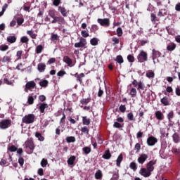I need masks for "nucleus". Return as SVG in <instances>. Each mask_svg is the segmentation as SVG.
Returning a JSON list of instances; mask_svg holds the SVG:
<instances>
[{"instance_id":"obj_38","label":"nucleus","mask_w":180,"mask_h":180,"mask_svg":"<svg viewBox=\"0 0 180 180\" xmlns=\"http://www.w3.org/2000/svg\"><path fill=\"white\" fill-rule=\"evenodd\" d=\"M27 34H28V36H30L31 39H36V37H37V34L33 33V30L27 31Z\"/></svg>"},{"instance_id":"obj_36","label":"nucleus","mask_w":180,"mask_h":180,"mask_svg":"<svg viewBox=\"0 0 180 180\" xmlns=\"http://www.w3.org/2000/svg\"><path fill=\"white\" fill-rule=\"evenodd\" d=\"M129 168L135 172V171H137V164L134 162H131L129 164Z\"/></svg>"},{"instance_id":"obj_32","label":"nucleus","mask_w":180,"mask_h":180,"mask_svg":"<svg viewBox=\"0 0 180 180\" xmlns=\"http://www.w3.org/2000/svg\"><path fill=\"white\" fill-rule=\"evenodd\" d=\"M35 137L38 139L39 141H44V136L40 134V132L35 133Z\"/></svg>"},{"instance_id":"obj_3","label":"nucleus","mask_w":180,"mask_h":180,"mask_svg":"<svg viewBox=\"0 0 180 180\" xmlns=\"http://www.w3.org/2000/svg\"><path fill=\"white\" fill-rule=\"evenodd\" d=\"M26 151L28 154H32L34 150V143L33 139H30L25 142Z\"/></svg>"},{"instance_id":"obj_27","label":"nucleus","mask_w":180,"mask_h":180,"mask_svg":"<svg viewBox=\"0 0 180 180\" xmlns=\"http://www.w3.org/2000/svg\"><path fill=\"white\" fill-rule=\"evenodd\" d=\"M82 122L84 126H89L91 124V119L87 117H82Z\"/></svg>"},{"instance_id":"obj_35","label":"nucleus","mask_w":180,"mask_h":180,"mask_svg":"<svg viewBox=\"0 0 180 180\" xmlns=\"http://www.w3.org/2000/svg\"><path fill=\"white\" fill-rule=\"evenodd\" d=\"M95 179H101L102 178V176H103V175L102 174V171H101L100 169H98L96 174H95Z\"/></svg>"},{"instance_id":"obj_40","label":"nucleus","mask_w":180,"mask_h":180,"mask_svg":"<svg viewBox=\"0 0 180 180\" xmlns=\"http://www.w3.org/2000/svg\"><path fill=\"white\" fill-rule=\"evenodd\" d=\"M124 126V124H120V122H115L113 124V127L115 129H122Z\"/></svg>"},{"instance_id":"obj_6","label":"nucleus","mask_w":180,"mask_h":180,"mask_svg":"<svg viewBox=\"0 0 180 180\" xmlns=\"http://www.w3.org/2000/svg\"><path fill=\"white\" fill-rule=\"evenodd\" d=\"M139 63H144L148 60V54L144 51H141L140 53L137 56Z\"/></svg>"},{"instance_id":"obj_1","label":"nucleus","mask_w":180,"mask_h":180,"mask_svg":"<svg viewBox=\"0 0 180 180\" xmlns=\"http://www.w3.org/2000/svg\"><path fill=\"white\" fill-rule=\"evenodd\" d=\"M157 164V160H150L146 164V168L142 167L139 170V174L143 178H150L151 176V173L154 171V165Z\"/></svg>"},{"instance_id":"obj_13","label":"nucleus","mask_w":180,"mask_h":180,"mask_svg":"<svg viewBox=\"0 0 180 180\" xmlns=\"http://www.w3.org/2000/svg\"><path fill=\"white\" fill-rule=\"evenodd\" d=\"M8 43L10 44H13V43H16V40H18V37L15 35H9L6 39Z\"/></svg>"},{"instance_id":"obj_58","label":"nucleus","mask_w":180,"mask_h":180,"mask_svg":"<svg viewBox=\"0 0 180 180\" xmlns=\"http://www.w3.org/2000/svg\"><path fill=\"white\" fill-rule=\"evenodd\" d=\"M81 34L82 37H84V38L89 37V33H88L86 30H82L81 32Z\"/></svg>"},{"instance_id":"obj_30","label":"nucleus","mask_w":180,"mask_h":180,"mask_svg":"<svg viewBox=\"0 0 180 180\" xmlns=\"http://www.w3.org/2000/svg\"><path fill=\"white\" fill-rule=\"evenodd\" d=\"M115 61H117L118 64H123V63H124V60H123V56H122V55L117 56Z\"/></svg>"},{"instance_id":"obj_21","label":"nucleus","mask_w":180,"mask_h":180,"mask_svg":"<svg viewBox=\"0 0 180 180\" xmlns=\"http://www.w3.org/2000/svg\"><path fill=\"white\" fill-rule=\"evenodd\" d=\"M155 116L158 120H164V114L161 111H156Z\"/></svg>"},{"instance_id":"obj_18","label":"nucleus","mask_w":180,"mask_h":180,"mask_svg":"<svg viewBox=\"0 0 180 180\" xmlns=\"http://www.w3.org/2000/svg\"><path fill=\"white\" fill-rule=\"evenodd\" d=\"M103 158L104 160H110L112 158V154L110 153V150L109 149L106 150L103 155Z\"/></svg>"},{"instance_id":"obj_28","label":"nucleus","mask_w":180,"mask_h":180,"mask_svg":"<svg viewBox=\"0 0 180 180\" xmlns=\"http://www.w3.org/2000/svg\"><path fill=\"white\" fill-rule=\"evenodd\" d=\"M129 95L131 98H136L137 96V90L136 88H131L129 91Z\"/></svg>"},{"instance_id":"obj_56","label":"nucleus","mask_w":180,"mask_h":180,"mask_svg":"<svg viewBox=\"0 0 180 180\" xmlns=\"http://www.w3.org/2000/svg\"><path fill=\"white\" fill-rule=\"evenodd\" d=\"M135 150H136V153H139L140 150H141V145L139 143H136Z\"/></svg>"},{"instance_id":"obj_33","label":"nucleus","mask_w":180,"mask_h":180,"mask_svg":"<svg viewBox=\"0 0 180 180\" xmlns=\"http://www.w3.org/2000/svg\"><path fill=\"white\" fill-rule=\"evenodd\" d=\"M39 84L40 86H42V88H46L49 85V81L46 79H44V80L39 82Z\"/></svg>"},{"instance_id":"obj_57","label":"nucleus","mask_w":180,"mask_h":180,"mask_svg":"<svg viewBox=\"0 0 180 180\" xmlns=\"http://www.w3.org/2000/svg\"><path fill=\"white\" fill-rule=\"evenodd\" d=\"M9 61H11V56H4L2 59V63H9Z\"/></svg>"},{"instance_id":"obj_53","label":"nucleus","mask_w":180,"mask_h":180,"mask_svg":"<svg viewBox=\"0 0 180 180\" xmlns=\"http://www.w3.org/2000/svg\"><path fill=\"white\" fill-rule=\"evenodd\" d=\"M127 117L128 120H130L131 122L134 120V115H133V112L128 113Z\"/></svg>"},{"instance_id":"obj_34","label":"nucleus","mask_w":180,"mask_h":180,"mask_svg":"<svg viewBox=\"0 0 180 180\" xmlns=\"http://www.w3.org/2000/svg\"><path fill=\"white\" fill-rule=\"evenodd\" d=\"M85 46H86V44L82 42V41H80L79 42L75 44V47H76L77 49H79V47L82 49L85 47Z\"/></svg>"},{"instance_id":"obj_60","label":"nucleus","mask_w":180,"mask_h":180,"mask_svg":"<svg viewBox=\"0 0 180 180\" xmlns=\"http://www.w3.org/2000/svg\"><path fill=\"white\" fill-rule=\"evenodd\" d=\"M119 110L122 113H124L126 112V105H121L119 107Z\"/></svg>"},{"instance_id":"obj_2","label":"nucleus","mask_w":180,"mask_h":180,"mask_svg":"<svg viewBox=\"0 0 180 180\" xmlns=\"http://www.w3.org/2000/svg\"><path fill=\"white\" fill-rule=\"evenodd\" d=\"M34 119H36L34 114H28L22 117V122L26 124H32V123H34Z\"/></svg>"},{"instance_id":"obj_43","label":"nucleus","mask_w":180,"mask_h":180,"mask_svg":"<svg viewBox=\"0 0 180 180\" xmlns=\"http://www.w3.org/2000/svg\"><path fill=\"white\" fill-rule=\"evenodd\" d=\"M47 164H49V161L47 160V159L43 158L41 161V166L43 168H46L47 167Z\"/></svg>"},{"instance_id":"obj_46","label":"nucleus","mask_w":180,"mask_h":180,"mask_svg":"<svg viewBox=\"0 0 180 180\" xmlns=\"http://www.w3.org/2000/svg\"><path fill=\"white\" fill-rule=\"evenodd\" d=\"M58 39H59V37L57 34H51V41H57Z\"/></svg>"},{"instance_id":"obj_7","label":"nucleus","mask_w":180,"mask_h":180,"mask_svg":"<svg viewBox=\"0 0 180 180\" xmlns=\"http://www.w3.org/2000/svg\"><path fill=\"white\" fill-rule=\"evenodd\" d=\"M12 126V120H3L0 122V129L5 130Z\"/></svg>"},{"instance_id":"obj_51","label":"nucleus","mask_w":180,"mask_h":180,"mask_svg":"<svg viewBox=\"0 0 180 180\" xmlns=\"http://www.w3.org/2000/svg\"><path fill=\"white\" fill-rule=\"evenodd\" d=\"M27 103L29 105H33V103H34V97L30 96L27 99Z\"/></svg>"},{"instance_id":"obj_20","label":"nucleus","mask_w":180,"mask_h":180,"mask_svg":"<svg viewBox=\"0 0 180 180\" xmlns=\"http://www.w3.org/2000/svg\"><path fill=\"white\" fill-rule=\"evenodd\" d=\"M75 78L77 79V81H78L79 82V84H82V78H84L85 77V74L84 73H81V74H78L76 73L75 75Z\"/></svg>"},{"instance_id":"obj_16","label":"nucleus","mask_w":180,"mask_h":180,"mask_svg":"<svg viewBox=\"0 0 180 180\" xmlns=\"http://www.w3.org/2000/svg\"><path fill=\"white\" fill-rule=\"evenodd\" d=\"M152 54H153V60H155L156 58H158L161 57V52L159 51H157L155 49L152 50Z\"/></svg>"},{"instance_id":"obj_8","label":"nucleus","mask_w":180,"mask_h":180,"mask_svg":"<svg viewBox=\"0 0 180 180\" xmlns=\"http://www.w3.org/2000/svg\"><path fill=\"white\" fill-rule=\"evenodd\" d=\"M156 143H158V139H157V138H155L153 136H150L147 139V144L150 147H151L153 146H155Z\"/></svg>"},{"instance_id":"obj_12","label":"nucleus","mask_w":180,"mask_h":180,"mask_svg":"<svg viewBox=\"0 0 180 180\" xmlns=\"http://www.w3.org/2000/svg\"><path fill=\"white\" fill-rule=\"evenodd\" d=\"M34 86H36V83L34 82V81L28 82L25 84V92H28L27 89H33Z\"/></svg>"},{"instance_id":"obj_61","label":"nucleus","mask_w":180,"mask_h":180,"mask_svg":"<svg viewBox=\"0 0 180 180\" xmlns=\"http://www.w3.org/2000/svg\"><path fill=\"white\" fill-rule=\"evenodd\" d=\"M127 60L129 63H134V56L133 55H128Z\"/></svg>"},{"instance_id":"obj_29","label":"nucleus","mask_w":180,"mask_h":180,"mask_svg":"<svg viewBox=\"0 0 180 180\" xmlns=\"http://www.w3.org/2000/svg\"><path fill=\"white\" fill-rule=\"evenodd\" d=\"M173 137V141L174 143H180V136L178 134V133H174L172 136Z\"/></svg>"},{"instance_id":"obj_49","label":"nucleus","mask_w":180,"mask_h":180,"mask_svg":"<svg viewBox=\"0 0 180 180\" xmlns=\"http://www.w3.org/2000/svg\"><path fill=\"white\" fill-rule=\"evenodd\" d=\"M117 34L118 37H122V36H123V30L122 27H120L117 29Z\"/></svg>"},{"instance_id":"obj_42","label":"nucleus","mask_w":180,"mask_h":180,"mask_svg":"<svg viewBox=\"0 0 180 180\" xmlns=\"http://www.w3.org/2000/svg\"><path fill=\"white\" fill-rule=\"evenodd\" d=\"M82 134H89V129L88 127H84L81 129Z\"/></svg>"},{"instance_id":"obj_15","label":"nucleus","mask_w":180,"mask_h":180,"mask_svg":"<svg viewBox=\"0 0 180 180\" xmlns=\"http://www.w3.org/2000/svg\"><path fill=\"white\" fill-rule=\"evenodd\" d=\"M63 62L68 64V67H72L74 65H72V59L68 56L63 57Z\"/></svg>"},{"instance_id":"obj_50","label":"nucleus","mask_w":180,"mask_h":180,"mask_svg":"<svg viewBox=\"0 0 180 180\" xmlns=\"http://www.w3.org/2000/svg\"><path fill=\"white\" fill-rule=\"evenodd\" d=\"M41 51H43V46L38 45L36 47V53H37V54H40V53H41Z\"/></svg>"},{"instance_id":"obj_47","label":"nucleus","mask_w":180,"mask_h":180,"mask_svg":"<svg viewBox=\"0 0 180 180\" xmlns=\"http://www.w3.org/2000/svg\"><path fill=\"white\" fill-rule=\"evenodd\" d=\"M49 15L52 18V19H55L57 16H56V11L54 10H50L49 11Z\"/></svg>"},{"instance_id":"obj_64","label":"nucleus","mask_w":180,"mask_h":180,"mask_svg":"<svg viewBox=\"0 0 180 180\" xmlns=\"http://www.w3.org/2000/svg\"><path fill=\"white\" fill-rule=\"evenodd\" d=\"M61 4V0H53V5L54 6H58Z\"/></svg>"},{"instance_id":"obj_59","label":"nucleus","mask_w":180,"mask_h":180,"mask_svg":"<svg viewBox=\"0 0 180 180\" xmlns=\"http://www.w3.org/2000/svg\"><path fill=\"white\" fill-rule=\"evenodd\" d=\"M18 163L20 165V167H22L25 164V159L22 156L19 157Z\"/></svg>"},{"instance_id":"obj_5","label":"nucleus","mask_w":180,"mask_h":180,"mask_svg":"<svg viewBox=\"0 0 180 180\" xmlns=\"http://www.w3.org/2000/svg\"><path fill=\"white\" fill-rule=\"evenodd\" d=\"M97 22L99 23L102 27H109L110 26V19L109 18H98Z\"/></svg>"},{"instance_id":"obj_37","label":"nucleus","mask_w":180,"mask_h":180,"mask_svg":"<svg viewBox=\"0 0 180 180\" xmlns=\"http://www.w3.org/2000/svg\"><path fill=\"white\" fill-rule=\"evenodd\" d=\"M83 153L86 154V155H88L91 151V147L89 146H85L84 148H82Z\"/></svg>"},{"instance_id":"obj_24","label":"nucleus","mask_w":180,"mask_h":180,"mask_svg":"<svg viewBox=\"0 0 180 180\" xmlns=\"http://www.w3.org/2000/svg\"><path fill=\"white\" fill-rule=\"evenodd\" d=\"M161 103L164 105V106H169V101L168 100V97L165 96L160 99Z\"/></svg>"},{"instance_id":"obj_11","label":"nucleus","mask_w":180,"mask_h":180,"mask_svg":"<svg viewBox=\"0 0 180 180\" xmlns=\"http://www.w3.org/2000/svg\"><path fill=\"white\" fill-rule=\"evenodd\" d=\"M58 11L61 13L63 18H67V16H68V13L70 12L65 7L61 6L58 7Z\"/></svg>"},{"instance_id":"obj_48","label":"nucleus","mask_w":180,"mask_h":180,"mask_svg":"<svg viewBox=\"0 0 180 180\" xmlns=\"http://www.w3.org/2000/svg\"><path fill=\"white\" fill-rule=\"evenodd\" d=\"M112 41L113 42L112 43L113 46H115V44H119V43H120V40L119 39V38L116 37H113L112 38Z\"/></svg>"},{"instance_id":"obj_62","label":"nucleus","mask_w":180,"mask_h":180,"mask_svg":"<svg viewBox=\"0 0 180 180\" xmlns=\"http://www.w3.org/2000/svg\"><path fill=\"white\" fill-rule=\"evenodd\" d=\"M150 17L152 22H158V19L157 18V15H155V14L152 13Z\"/></svg>"},{"instance_id":"obj_31","label":"nucleus","mask_w":180,"mask_h":180,"mask_svg":"<svg viewBox=\"0 0 180 180\" xmlns=\"http://www.w3.org/2000/svg\"><path fill=\"white\" fill-rule=\"evenodd\" d=\"M20 43L29 44V38L26 36H23L20 39Z\"/></svg>"},{"instance_id":"obj_10","label":"nucleus","mask_w":180,"mask_h":180,"mask_svg":"<svg viewBox=\"0 0 180 180\" xmlns=\"http://www.w3.org/2000/svg\"><path fill=\"white\" fill-rule=\"evenodd\" d=\"M51 23H58V25H65V19H64V17L56 16V18L51 21Z\"/></svg>"},{"instance_id":"obj_41","label":"nucleus","mask_w":180,"mask_h":180,"mask_svg":"<svg viewBox=\"0 0 180 180\" xmlns=\"http://www.w3.org/2000/svg\"><path fill=\"white\" fill-rule=\"evenodd\" d=\"M66 141H67V143H75L76 139H75V136H67Z\"/></svg>"},{"instance_id":"obj_22","label":"nucleus","mask_w":180,"mask_h":180,"mask_svg":"<svg viewBox=\"0 0 180 180\" xmlns=\"http://www.w3.org/2000/svg\"><path fill=\"white\" fill-rule=\"evenodd\" d=\"M49 108V105L47 103H42L40 104L39 107V110L40 113H44V110Z\"/></svg>"},{"instance_id":"obj_17","label":"nucleus","mask_w":180,"mask_h":180,"mask_svg":"<svg viewBox=\"0 0 180 180\" xmlns=\"http://www.w3.org/2000/svg\"><path fill=\"white\" fill-rule=\"evenodd\" d=\"M46 63H41L37 65V70L39 72H44L46 71Z\"/></svg>"},{"instance_id":"obj_25","label":"nucleus","mask_w":180,"mask_h":180,"mask_svg":"<svg viewBox=\"0 0 180 180\" xmlns=\"http://www.w3.org/2000/svg\"><path fill=\"white\" fill-rule=\"evenodd\" d=\"M122 161H123V154H120L116 160L117 167H120V164H122Z\"/></svg>"},{"instance_id":"obj_23","label":"nucleus","mask_w":180,"mask_h":180,"mask_svg":"<svg viewBox=\"0 0 180 180\" xmlns=\"http://www.w3.org/2000/svg\"><path fill=\"white\" fill-rule=\"evenodd\" d=\"M175 49H176V44L174 42L170 43L167 46V50H168V51H174Z\"/></svg>"},{"instance_id":"obj_54","label":"nucleus","mask_w":180,"mask_h":180,"mask_svg":"<svg viewBox=\"0 0 180 180\" xmlns=\"http://www.w3.org/2000/svg\"><path fill=\"white\" fill-rule=\"evenodd\" d=\"M65 113H63V117H61L60 120V124H65Z\"/></svg>"},{"instance_id":"obj_14","label":"nucleus","mask_w":180,"mask_h":180,"mask_svg":"<svg viewBox=\"0 0 180 180\" xmlns=\"http://www.w3.org/2000/svg\"><path fill=\"white\" fill-rule=\"evenodd\" d=\"M14 19L17 21L18 26H22L23 22H25V18H23V17H20L19 15L15 16Z\"/></svg>"},{"instance_id":"obj_55","label":"nucleus","mask_w":180,"mask_h":180,"mask_svg":"<svg viewBox=\"0 0 180 180\" xmlns=\"http://www.w3.org/2000/svg\"><path fill=\"white\" fill-rule=\"evenodd\" d=\"M167 119L169 122H171V119H174V111H170L167 114Z\"/></svg>"},{"instance_id":"obj_19","label":"nucleus","mask_w":180,"mask_h":180,"mask_svg":"<svg viewBox=\"0 0 180 180\" xmlns=\"http://www.w3.org/2000/svg\"><path fill=\"white\" fill-rule=\"evenodd\" d=\"M75 160H77V157L74 155L70 156L68 160V165L74 167V165H75Z\"/></svg>"},{"instance_id":"obj_26","label":"nucleus","mask_w":180,"mask_h":180,"mask_svg":"<svg viewBox=\"0 0 180 180\" xmlns=\"http://www.w3.org/2000/svg\"><path fill=\"white\" fill-rule=\"evenodd\" d=\"M91 102V96H89L86 98H82L80 100V103L82 105H88Z\"/></svg>"},{"instance_id":"obj_44","label":"nucleus","mask_w":180,"mask_h":180,"mask_svg":"<svg viewBox=\"0 0 180 180\" xmlns=\"http://www.w3.org/2000/svg\"><path fill=\"white\" fill-rule=\"evenodd\" d=\"M8 151L10 153H15V151H18V148L15 146V145H12L10 147H8Z\"/></svg>"},{"instance_id":"obj_4","label":"nucleus","mask_w":180,"mask_h":180,"mask_svg":"<svg viewBox=\"0 0 180 180\" xmlns=\"http://www.w3.org/2000/svg\"><path fill=\"white\" fill-rule=\"evenodd\" d=\"M132 85L134 86V88H137L138 91H147V88H146V86L143 84V82L141 81H140L139 82H137L136 79H134V81L132 82Z\"/></svg>"},{"instance_id":"obj_45","label":"nucleus","mask_w":180,"mask_h":180,"mask_svg":"<svg viewBox=\"0 0 180 180\" xmlns=\"http://www.w3.org/2000/svg\"><path fill=\"white\" fill-rule=\"evenodd\" d=\"M8 50H9V46L8 45H6V44L0 45V51H6Z\"/></svg>"},{"instance_id":"obj_52","label":"nucleus","mask_w":180,"mask_h":180,"mask_svg":"<svg viewBox=\"0 0 180 180\" xmlns=\"http://www.w3.org/2000/svg\"><path fill=\"white\" fill-rule=\"evenodd\" d=\"M90 44L91 46H98V39L96 38H93L90 40Z\"/></svg>"},{"instance_id":"obj_9","label":"nucleus","mask_w":180,"mask_h":180,"mask_svg":"<svg viewBox=\"0 0 180 180\" xmlns=\"http://www.w3.org/2000/svg\"><path fill=\"white\" fill-rule=\"evenodd\" d=\"M147 160H148V155L146 153H142L138 158L137 161L139 164L143 165L144 164V162H146V161H147Z\"/></svg>"},{"instance_id":"obj_63","label":"nucleus","mask_w":180,"mask_h":180,"mask_svg":"<svg viewBox=\"0 0 180 180\" xmlns=\"http://www.w3.org/2000/svg\"><path fill=\"white\" fill-rule=\"evenodd\" d=\"M110 180H119V173H114Z\"/></svg>"},{"instance_id":"obj_39","label":"nucleus","mask_w":180,"mask_h":180,"mask_svg":"<svg viewBox=\"0 0 180 180\" xmlns=\"http://www.w3.org/2000/svg\"><path fill=\"white\" fill-rule=\"evenodd\" d=\"M146 77L147 78H154V77H155V74L154 72H153V70H148L146 72Z\"/></svg>"}]
</instances>
